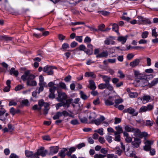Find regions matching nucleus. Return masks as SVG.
I'll return each mask as SVG.
<instances>
[{
	"instance_id": "nucleus-8",
	"label": "nucleus",
	"mask_w": 158,
	"mask_h": 158,
	"mask_svg": "<svg viewBox=\"0 0 158 158\" xmlns=\"http://www.w3.org/2000/svg\"><path fill=\"white\" fill-rule=\"evenodd\" d=\"M141 141L140 139L138 138H134V140L131 142L132 147L134 148H138L139 146Z\"/></svg>"
},
{
	"instance_id": "nucleus-34",
	"label": "nucleus",
	"mask_w": 158,
	"mask_h": 158,
	"mask_svg": "<svg viewBox=\"0 0 158 158\" xmlns=\"http://www.w3.org/2000/svg\"><path fill=\"white\" fill-rule=\"evenodd\" d=\"M1 65L2 66V67L4 68V69L3 70H1V72H5V69H6L8 67V65L6 64V63L4 62H3L1 63Z\"/></svg>"
},
{
	"instance_id": "nucleus-47",
	"label": "nucleus",
	"mask_w": 158,
	"mask_h": 158,
	"mask_svg": "<svg viewBox=\"0 0 158 158\" xmlns=\"http://www.w3.org/2000/svg\"><path fill=\"white\" fill-rule=\"evenodd\" d=\"M70 123L72 124L75 125L79 124V122L78 120L77 119H74L71 121Z\"/></svg>"
},
{
	"instance_id": "nucleus-27",
	"label": "nucleus",
	"mask_w": 158,
	"mask_h": 158,
	"mask_svg": "<svg viewBox=\"0 0 158 158\" xmlns=\"http://www.w3.org/2000/svg\"><path fill=\"white\" fill-rule=\"evenodd\" d=\"M62 116L61 112H58L53 116V118L54 120L59 119Z\"/></svg>"
},
{
	"instance_id": "nucleus-21",
	"label": "nucleus",
	"mask_w": 158,
	"mask_h": 158,
	"mask_svg": "<svg viewBox=\"0 0 158 158\" xmlns=\"http://www.w3.org/2000/svg\"><path fill=\"white\" fill-rule=\"evenodd\" d=\"M127 37V35L125 37L119 36L118 37V41L121 42L122 44H124L126 42Z\"/></svg>"
},
{
	"instance_id": "nucleus-24",
	"label": "nucleus",
	"mask_w": 158,
	"mask_h": 158,
	"mask_svg": "<svg viewBox=\"0 0 158 158\" xmlns=\"http://www.w3.org/2000/svg\"><path fill=\"white\" fill-rule=\"evenodd\" d=\"M10 75L13 74L14 75L17 77L19 74V72L17 70H15L14 68H12L10 71Z\"/></svg>"
},
{
	"instance_id": "nucleus-50",
	"label": "nucleus",
	"mask_w": 158,
	"mask_h": 158,
	"mask_svg": "<svg viewBox=\"0 0 158 158\" xmlns=\"http://www.w3.org/2000/svg\"><path fill=\"white\" fill-rule=\"evenodd\" d=\"M106 88L108 90L110 91L113 90V86L110 84V83L106 84Z\"/></svg>"
},
{
	"instance_id": "nucleus-53",
	"label": "nucleus",
	"mask_w": 158,
	"mask_h": 158,
	"mask_svg": "<svg viewBox=\"0 0 158 158\" xmlns=\"http://www.w3.org/2000/svg\"><path fill=\"white\" fill-rule=\"evenodd\" d=\"M79 49L80 51H85V50L86 49V48L84 45L81 44L79 46Z\"/></svg>"
},
{
	"instance_id": "nucleus-63",
	"label": "nucleus",
	"mask_w": 158,
	"mask_h": 158,
	"mask_svg": "<svg viewBox=\"0 0 158 158\" xmlns=\"http://www.w3.org/2000/svg\"><path fill=\"white\" fill-rule=\"evenodd\" d=\"M105 27V25L104 24H102L98 26V30H99L103 31L104 30H103V29Z\"/></svg>"
},
{
	"instance_id": "nucleus-10",
	"label": "nucleus",
	"mask_w": 158,
	"mask_h": 158,
	"mask_svg": "<svg viewBox=\"0 0 158 158\" xmlns=\"http://www.w3.org/2000/svg\"><path fill=\"white\" fill-rule=\"evenodd\" d=\"M105 119V118L103 116H101L99 118L95 120H92V123H94L96 125L98 126L100 125Z\"/></svg>"
},
{
	"instance_id": "nucleus-18",
	"label": "nucleus",
	"mask_w": 158,
	"mask_h": 158,
	"mask_svg": "<svg viewBox=\"0 0 158 158\" xmlns=\"http://www.w3.org/2000/svg\"><path fill=\"white\" fill-rule=\"evenodd\" d=\"M128 113L134 116H136L138 114V113L135 110L131 107L128 108Z\"/></svg>"
},
{
	"instance_id": "nucleus-13",
	"label": "nucleus",
	"mask_w": 158,
	"mask_h": 158,
	"mask_svg": "<svg viewBox=\"0 0 158 158\" xmlns=\"http://www.w3.org/2000/svg\"><path fill=\"white\" fill-rule=\"evenodd\" d=\"M141 60V58L136 59L130 63V65L132 67H135L139 64Z\"/></svg>"
},
{
	"instance_id": "nucleus-29",
	"label": "nucleus",
	"mask_w": 158,
	"mask_h": 158,
	"mask_svg": "<svg viewBox=\"0 0 158 158\" xmlns=\"http://www.w3.org/2000/svg\"><path fill=\"white\" fill-rule=\"evenodd\" d=\"M102 79L103 81L105 82V83L107 84L110 83V81L111 80V78L109 76L104 75V77H103Z\"/></svg>"
},
{
	"instance_id": "nucleus-4",
	"label": "nucleus",
	"mask_w": 158,
	"mask_h": 158,
	"mask_svg": "<svg viewBox=\"0 0 158 158\" xmlns=\"http://www.w3.org/2000/svg\"><path fill=\"white\" fill-rule=\"evenodd\" d=\"M138 20H137V23L140 24H145L147 23L151 24L150 20L148 19L145 18L141 16L138 17Z\"/></svg>"
},
{
	"instance_id": "nucleus-25",
	"label": "nucleus",
	"mask_w": 158,
	"mask_h": 158,
	"mask_svg": "<svg viewBox=\"0 0 158 158\" xmlns=\"http://www.w3.org/2000/svg\"><path fill=\"white\" fill-rule=\"evenodd\" d=\"M69 48V45L67 43H64L62 46L61 49L63 51L65 52L67 51V49Z\"/></svg>"
},
{
	"instance_id": "nucleus-61",
	"label": "nucleus",
	"mask_w": 158,
	"mask_h": 158,
	"mask_svg": "<svg viewBox=\"0 0 158 158\" xmlns=\"http://www.w3.org/2000/svg\"><path fill=\"white\" fill-rule=\"evenodd\" d=\"M148 111H150L153 108V106L151 104H149L146 106Z\"/></svg>"
},
{
	"instance_id": "nucleus-9",
	"label": "nucleus",
	"mask_w": 158,
	"mask_h": 158,
	"mask_svg": "<svg viewBox=\"0 0 158 158\" xmlns=\"http://www.w3.org/2000/svg\"><path fill=\"white\" fill-rule=\"evenodd\" d=\"M59 149V147L58 146H52L50 147V151L49 155H53L57 153Z\"/></svg>"
},
{
	"instance_id": "nucleus-11",
	"label": "nucleus",
	"mask_w": 158,
	"mask_h": 158,
	"mask_svg": "<svg viewBox=\"0 0 158 158\" xmlns=\"http://www.w3.org/2000/svg\"><path fill=\"white\" fill-rule=\"evenodd\" d=\"M147 77H146L145 78L137 81V82H139V84L142 87H144L147 85L148 86L149 83L148 82V81L147 80Z\"/></svg>"
},
{
	"instance_id": "nucleus-41",
	"label": "nucleus",
	"mask_w": 158,
	"mask_h": 158,
	"mask_svg": "<svg viewBox=\"0 0 158 158\" xmlns=\"http://www.w3.org/2000/svg\"><path fill=\"white\" fill-rule=\"evenodd\" d=\"M105 104L107 106H110L114 105V102L109 100H106L105 101Z\"/></svg>"
},
{
	"instance_id": "nucleus-1",
	"label": "nucleus",
	"mask_w": 158,
	"mask_h": 158,
	"mask_svg": "<svg viewBox=\"0 0 158 158\" xmlns=\"http://www.w3.org/2000/svg\"><path fill=\"white\" fill-rule=\"evenodd\" d=\"M35 77L34 75L31 74L30 71L27 70L25 71L24 74L22 75L21 78L23 81L27 80V85L28 86H35L37 83L35 81L32 80Z\"/></svg>"
},
{
	"instance_id": "nucleus-44",
	"label": "nucleus",
	"mask_w": 158,
	"mask_h": 158,
	"mask_svg": "<svg viewBox=\"0 0 158 158\" xmlns=\"http://www.w3.org/2000/svg\"><path fill=\"white\" fill-rule=\"evenodd\" d=\"M148 34V31H145L143 32L141 35L142 38L143 39L146 38L147 37Z\"/></svg>"
},
{
	"instance_id": "nucleus-64",
	"label": "nucleus",
	"mask_w": 158,
	"mask_h": 158,
	"mask_svg": "<svg viewBox=\"0 0 158 158\" xmlns=\"http://www.w3.org/2000/svg\"><path fill=\"white\" fill-rule=\"evenodd\" d=\"M10 158H19V156L15 154L11 153L9 157Z\"/></svg>"
},
{
	"instance_id": "nucleus-16",
	"label": "nucleus",
	"mask_w": 158,
	"mask_h": 158,
	"mask_svg": "<svg viewBox=\"0 0 158 158\" xmlns=\"http://www.w3.org/2000/svg\"><path fill=\"white\" fill-rule=\"evenodd\" d=\"M89 84L88 87L92 90H94L95 89L96 87L94 81L92 80H90L89 81Z\"/></svg>"
},
{
	"instance_id": "nucleus-49",
	"label": "nucleus",
	"mask_w": 158,
	"mask_h": 158,
	"mask_svg": "<svg viewBox=\"0 0 158 158\" xmlns=\"http://www.w3.org/2000/svg\"><path fill=\"white\" fill-rule=\"evenodd\" d=\"M59 86L61 88L64 89H66V85L64 83L61 82L59 83Z\"/></svg>"
},
{
	"instance_id": "nucleus-59",
	"label": "nucleus",
	"mask_w": 158,
	"mask_h": 158,
	"mask_svg": "<svg viewBox=\"0 0 158 158\" xmlns=\"http://www.w3.org/2000/svg\"><path fill=\"white\" fill-rule=\"evenodd\" d=\"M106 139L109 143H110L112 142V137L111 136L107 135L106 136Z\"/></svg>"
},
{
	"instance_id": "nucleus-23",
	"label": "nucleus",
	"mask_w": 158,
	"mask_h": 158,
	"mask_svg": "<svg viewBox=\"0 0 158 158\" xmlns=\"http://www.w3.org/2000/svg\"><path fill=\"white\" fill-rule=\"evenodd\" d=\"M85 113L87 114V116L88 117L89 116V119L91 121V122L90 123H92V120H93V118H95V117H93L94 114H95L94 113H91L90 112H88L86 111Z\"/></svg>"
},
{
	"instance_id": "nucleus-30",
	"label": "nucleus",
	"mask_w": 158,
	"mask_h": 158,
	"mask_svg": "<svg viewBox=\"0 0 158 158\" xmlns=\"http://www.w3.org/2000/svg\"><path fill=\"white\" fill-rule=\"evenodd\" d=\"M12 39V37H9L6 35L1 36V40H4L7 41L11 40Z\"/></svg>"
},
{
	"instance_id": "nucleus-60",
	"label": "nucleus",
	"mask_w": 158,
	"mask_h": 158,
	"mask_svg": "<svg viewBox=\"0 0 158 158\" xmlns=\"http://www.w3.org/2000/svg\"><path fill=\"white\" fill-rule=\"evenodd\" d=\"M93 103L95 105H97L98 104L100 103L99 98H97L96 99L94 100Z\"/></svg>"
},
{
	"instance_id": "nucleus-20",
	"label": "nucleus",
	"mask_w": 158,
	"mask_h": 158,
	"mask_svg": "<svg viewBox=\"0 0 158 158\" xmlns=\"http://www.w3.org/2000/svg\"><path fill=\"white\" fill-rule=\"evenodd\" d=\"M158 83V78L154 79L148 85V87L151 88Z\"/></svg>"
},
{
	"instance_id": "nucleus-39",
	"label": "nucleus",
	"mask_w": 158,
	"mask_h": 158,
	"mask_svg": "<svg viewBox=\"0 0 158 158\" xmlns=\"http://www.w3.org/2000/svg\"><path fill=\"white\" fill-rule=\"evenodd\" d=\"M106 83H101L98 85V87L99 89H103L106 88Z\"/></svg>"
},
{
	"instance_id": "nucleus-52",
	"label": "nucleus",
	"mask_w": 158,
	"mask_h": 158,
	"mask_svg": "<svg viewBox=\"0 0 158 158\" xmlns=\"http://www.w3.org/2000/svg\"><path fill=\"white\" fill-rule=\"evenodd\" d=\"M121 118H114V123L115 124L119 123L121 122Z\"/></svg>"
},
{
	"instance_id": "nucleus-5",
	"label": "nucleus",
	"mask_w": 158,
	"mask_h": 158,
	"mask_svg": "<svg viewBox=\"0 0 158 158\" xmlns=\"http://www.w3.org/2000/svg\"><path fill=\"white\" fill-rule=\"evenodd\" d=\"M55 68L54 66H51L48 65L44 67L43 69V71L46 73L48 75H52L53 74V69Z\"/></svg>"
},
{
	"instance_id": "nucleus-26",
	"label": "nucleus",
	"mask_w": 158,
	"mask_h": 158,
	"mask_svg": "<svg viewBox=\"0 0 158 158\" xmlns=\"http://www.w3.org/2000/svg\"><path fill=\"white\" fill-rule=\"evenodd\" d=\"M76 149V148L74 147L70 148L69 149V151L66 153V155L68 156H70L72 153L75 151Z\"/></svg>"
},
{
	"instance_id": "nucleus-35",
	"label": "nucleus",
	"mask_w": 158,
	"mask_h": 158,
	"mask_svg": "<svg viewBox=\"0 0 158 158\" xmlns=\"http://www.w3.org/2000/svg\"><path fill=\"white\" fill-rule=\"evenodd\" d=\"M80 94L81 97L84 100H86L88 98V96L82 91H80Z\"/></svg>"
},
{
	"instance_id": "nucleus-57",
	"label": "nucleus",
	"mask_w": 158,
	"mask_h": 158,
	"mask_svg": "<svg viewBox=\"0 0 158 158\" xmlns=\"http://www.w3.org/2000/svg\"><path fill=\"white\" fill-rule=\"evenodd\" d=\"M152 35L156 38L158 36V34L156 32L155 29H153L152 30Z\"/></svg>"
},
{
	"instance_id": "nucleus-7",
	"label": "nucleus",
	"mask_w": 158,
	"mask_h": 158,
	"mask_svg": "<svg viewBox=\"0 0 158 158\" xmlns=\"http://www.w3.org/2000/svg\"><path fill=\"white\" fill-rule=\"evenodd\" d=\"M58 97L57 98V99L58 101H63L67 98V95L65 93L58 91Z\"/></svg>"
},
{
	"instance_id": "nucleus-28",
	"label": "nucleus",
	"mask_w": 158,
	"mask_h": 158,
	"mask_svg": "<svg viewBox=\"0 0 158 158\" xmlns=\"http://www.w3.org/2000/svg\"><path fill=\"white\" fill-rule=\"evenodd\" d=\"M125 130L127 132H134L135 131V129L131 127H129L128 125H126L125 127Z\"/></svg>"
},
{
	"instance_id": "nucleus-46",
	"label": "nucleus",
	"mask_w": 158,
	"mask_h": 158,
	"mask_svg": "<svg viewBox=\"0 0 158 158\" xmlns=\"http://www.w3.org/2000/svg\"><path fill=\"white\" fill-rule=\"evenodd\" d=\"M23 88V86L22 85H19L15 88V90L16 91L19 90Z\"/></svg>"
},
{
	"instance_id": "nucleus-19",
	"label": "nucleus",
	"mask_w": 158,
	"mask_h": 158,
	"mask_svg": "<svg viewBox=\"0 0 158 158\" xmlns=\"http://www.w3.org/2000/svg\"><path fill=\"white\" fill-rule=\"evenodd\" d=\"M38 105L39 106H44V107H49V104L48 103L45 102L43 99H41L39 101Z\"/></svg>"
},
{
	"instance_id": "nucleus-6",
	"label": "nucleus",
	"mask_w": 158,
	"mask_h": 158,
	"mask_svg": "<svg viewBox=\"0 0 158 158\" xmlns=\"http://www.w3.org/2000/svg\"><path fill=\"white\" fill-rule=\"evenodd\" d=\"M153 141L147 140L144 143L145 145L143 147V149L146 151H149L151 148V145L153 144Z\"/></svg>"
},
{
	"instance_id": "nucleus-36",
	"label": "nucleus",
	"mask_w": 158,
	"mask_h": 158,
	"mask_svg": "<svg viewBox=\"0 0 158 158\" xmlns=\"http://www.w3.org/2000/svg\"><path fill=\"white\" fill-rule=\"evenodd\" d=\"M114 102L115 104L114 105V106L116 108H117L118 104L122 102L123 100L121 99H115Z\"/></svg>"
},
{
	"instance_id": "nucleus-43",
	"label": "nucleus",
	"mask_w": 158,
	"mask_h": 158,
	"mask_svg": "<svg viewBox=\"0 0 158 158\" xmlns=\"http://www.w3.org/2000/svg\"><path fill=\"white\" fill-rule=\"evenodd\" d=\"M94 131L98 132L101 135H103V129L102 128L99 129L98 130H95Z\"/></svg>"
},
{
	"instance_id": "nucleus-42",
	"label": "nucleus",
	"mask_w": 158,
	"mask_h": 158,
	"mask_svg": "<svg viewBox=\"0 0 158 158\" xmlns=\"http://www.w3.org/2000/svg\"><path fill=\"white\" fill-rule=\"evenodd\" d=\"M147 108L146 106H142L139 110V112H143L148 111Z\"/></svg>"
},
{
	"instance_id": "nucleus-54",
	"label": "nucleus",
	"mask_w": 158,
	"mask_h": 158,
	"mask_svg": "<svg viewBox=\"0 0 158 158\" xmlns=\"http://www.w3.org/2000/svg\"><path fill=\"white\" fill-rule=\"evenodd\" d=\"M85 146V143H80L77 145V147L78 149H80L83 147H84Z\"/></svg>"
},
{
	"instance_id": "nucleus-37",
	"label": "nucleus",
	"mask_w": 158,
	"mask_h": 158,
	"mask_svg": "<svg viewBox=\"0 0 158 158\" xmlns=\"http://www.w3.org/2000/svg\"><path fill=\"white\" fill-rule=\"evenodd\" d=\"M112 26V29L113 30L116 32H117L118 29V25L116 23H114L113 25Z\"/></svg>"
},
{
	"instance_id": "nucleus-22",
	"label": "nucleus",
	"mask_w": 158,
	"mask_h": 158,
	"mask_svg": "<svg viewBox=\"0 0 158 158\" xmlns=\"http://www.w3.org/2000/svg\"><path fill=\"white\" fill-rule=\"evenodd\" d=\"M85 77H91L92 78H94L96 77V75L92 72H86L85 73Z\"/></svg>"
},
{
	"instance_id": "nucleus-14",
	"label": "nucleus",
	"mask_w": 158,
	"mask_h": 158,
	"mask_svg": "<svg viewBox=\"0 0 158 158\" xmlns=\"http://www.w3.org/2000/svg\"><path fill=\"white\" fill-rule=\"evenodd\" d=\"M25 154L26 156L29 158H34L35 157V153L34 154L33 152L28 150L25 151Z\"/></svg>"
},
{
	"instance_id": "nucleus-38",
	"label": "nucleus",
	"mask_w": 158,
	"mask_h": 158,
	"mask_svg": "<svg viewBox=\"0 0 158 158\" xmlns=\"http://www.w3.org/2000/svg\"><path fill=\"white\" fill-rule=\"evenodd\" d=\"M106 156L100 154H96L94 155V158H104Z\"/></svg>"
},
{
	"instance_id": "nucleus-12",
	"label": "nucleus",
	"mask_w": 158,
	"mask_h": 158,
	"mask_svg": "<svg viewBox=\"0 0 158 158\" xmlns=\"http://www.w3.org/2000/svg\"><path fill=\"white\" fill-rule=\"evenodd\" d=\"M56 89V86H53L51 88L49 89V91L50 94L48 95L49 98L51 99H53L55 98V95L54 93L55 92Z\"/></svg>"
},
{
	"instance_id": "nucleus-17",
	"label": "nucleus",
	"mask_w": 158,
	"mask_h": 158,
	"mask_svg": "<svg viewBox=\"0 0 158 158\" xmlns=\"http://www.w3.org/2000/svg\"><path fill=\"white\" fill-rule=\"evenodd\" d=\"M67 150L66 148H63L58 153V156L62 158H64L66 156L65 152Z\"/></svg>"
},
{
	"instance_id": "nucleus-33",
	"label": "nucleus",
	"mask_w": 158,
	"mask_h": 158,
	"mask_svg": "<svg viewBox=\"0 0 158 158\" xmlns=\"http://www.w3.org/2000/svg\"><path fill=\"white\" fill-rule=\"evenodd\" d=\"M79 118L81 123H87V118L86 117H81V116L79 115Z\"/></svg>"
},
{
	"instance_id": "nucleus-58",
	"label": "nucleus",
	"mask_w": 158,
	"mask_h": 158,
	"mask_svg": "<svg viewBox=\"0 0 158 158\" xmlns=\"http://www.w3.org/2000/svg\"><path fill=\"white\" fill-rule=\"evenodd\" d=\"M107 158H118L117 156L114 155V154H109L107 155Z\"/></svg>"
},
{
	"instance_id": "nucleus-15",
	"label": "nucleus",
	"mask_w": 158,
	"mask_h": 158,
	"mask_svg": "<svg viewBox=\"0 0 158 158\" xmlns=\"http://www.w3.org/2000/svg\"><path fill=\"white\" fill-rule=\"evenodd\" d=\"M108 55V52L107 51H103L97 55V58L105 57L106 58Z\"/></svg>"
},
{
	"instance_id": "nucleus-31",
	"label": "nucleus",
	"mask_w": 158,
	"mask_h": 158,
	"mask_svg": "<svg viewBox=\"0 0 158 158\" xmlns=\"http://www.w3.org/2000/svg\"><path fill=\"white\" fill-rule=\"evenodd\" d=\"M150 99V96L148 95H145L143 97V102L146 101V102H149Z\"/></svg>"
},
{
	"instance_id": "nucleus-40",
	"label": "nucleus",
	"mask_w": 158,
	"mask_h": 158,
	"mask_svg": "<svg viewBox=\"0 0 158 158\" xmlns=\"http://www.w3.org/2000/svg\"><path fill=\"white\" fill-rule=\"evenodd\" d=\"M116 150V153L118 154V156H120L121 155L122 153V150L120 149V148L118 147H116L115 148Z\"/></svg>"
},
{
	"instance_id": "nucleus-51",
	"label": "nucleus",
	"mask_w": 158,
	"mask_h": 158,
	"mask_svg": "<svg viewBox=\"0 0 158 158\" xmlns=\"http://www.w3.org/2000/svg\"><path fill=\"white\" fill-rule=\"evenodd\" d=\"M147 77L144 76L143 74H140L136 78L138 79H139V80H141L144 78H145V77Z\"/></svg>"
},
{
	"instance_id": "nucleus-56",
	"label": "nucleus",
	"mask_w": 158,
	"mask_h": 158,
	"mask_svg": "<svg viewBox=\"0 0 158 158\" xmlns=\"http://www.w3.org/2000/svg\"><path fill=\"white\" fill-rule=\"evenodd\" d=\"M82 40V36H77L76 37V40L79 42H81Z\"/></svg>"
},
{
	"instance_id": "nucleus-62",
	"label": "nucleus",
	"mask_w": 158,
	"mask_h": 158,
	"mask_svg": "<svg viewBox=\"0 0 158 158\" xmlns=\"http://www.w3.org/2000/svg\"><path fill=\"white\" fill-rule=\"evenodd\" d=\"M118 73L120 74L119 77L120 78H123L125 77V75L123 74L122 71L120 70H119Z\"/></svg>"
},
{
	"instance_id": "nucleus-2",
	"label": "nucleus",
	"mask_w": 158,
	"mask_h": 158,
	"mask_svg": "<svg viewBox=\"0 0 158 158\" xmlns=\"http://www.w3.org/2000/svg\"><path fill=\"white\" fill-rule=\"evenodd\" d=\"M73 101V99L71 98L66 100L65 102L63 101H60V102L57 103L56 106V110H58L60 107L62 106L64 107L69 108L70 104Z\"/></svg>"
},
{
	"instance_id": "nucleus-32",
	"label": "nucleus",
	"mask_w": 158,
	"mask_h": 158,
	"mask_svg": "<svg viewBox=\"0 0 158 158\" xmlns=\"http://www.w3.org/2000/svg\"><path fill=\"white\" fill-rule=\"evenodd\" d=\"M115 130L118 132V133L121 134L123 133V129L122 127L120 125H118L115 127Z\"/></svg>"
},
{
	"instance_id": "nucleus-48",
	"label": "nucleus",
	"mask_w": 158,
	"mask_h": 158,
	"mask_svg": "<svg viewBox=\"0 0 158 158\" xmlns=\"http://www.w3.org/2000/svg\"><path fill=\"white\" fill-rule=\"evenodd\" d=\"M153 124L152 121L150 120H147L146 122V125L148 126H152Z\"/></svg>"
},
{
	"instance_id": "nucleus-3",
	"label": "nucleus",
	"mask_w": 158,
	"mask_h": 158,
	"mask_svg": "<svg viewBox=\"0 0 158 158\" xmlns=\"http://www.w3.org/2000/svg\"><path fill=\"white\" fill-rule=\"evenodd\" d=\"M44 147H41L38 149L37 152L35 153V156L37 155H41L42 157L45 156L48 153V151L47 150H44Z\"/></svg>"
},
{
	"instance_id": "nucleus-55",
	"label": "nucleus",
	"mask_w": 158,
	"mask_h": 158,
	"mask_svg": "<svg viewBox=\"0 0 158 158\" xmlns=\"http://www.w3.org/2000/svg\"><path fill=\"white\" fill-rule=\"evenodd\" d=\"M134 56V55L132 53H129L127 55V58L129 60H131Z\"/></svg>"
},
{
	"instance_id": "nucleus-45",
	"label": "nucleus",
	"mask_w": 158,
	"mask_h": 158,
	"mask_svg": "<svg viewBox=\"0 0 158 158\" xmlns=\"http://www.w3.org/2000/svg\"><path fill=\"white\" fill-rule=\"evenodd\" d=\"M98 12L100 13L102 15L106 16L108 15L109 13L106 11L102 10V11H98Z\"/></svg>"
}]
</instances>
